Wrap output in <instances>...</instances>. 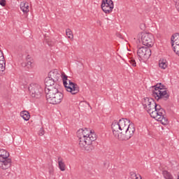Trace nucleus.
Masks as SVG:
<instances>
[{
    "label": "nucleus",
    "instance_id": "nucleus-1",
    "mask_svg": "<svg viewBox=\"0 0 179 179\" xmlns=\"http://www.w3.org/2000/svg\"><path fill=\"white\" fill-rule=\"evenodd\" d=\"M142 104L152 118L157 120L162 125H167L169 124V120L166 117V110L159 104L156 103L153 99L149 97L144 98Z\"/></svg>",
    "mask_w": 179,
    "mask_h": 179
},
{
    "label": "nucleus",
    "instance_id": "nucleus-2",
    "mask_svg": "<svg viewBox=\"0 0 179 179\" xmlns=\"http://www.w3.org/2000/svg\"><path fill=\"white\" fill-rule=\"evenodd\" d=\"M77 136L78 138V145L80 148H85L86 145H90L97 139L94 131L88 128L78 130Z\"/></svg>",
    "mask_w": 179,
    "mask_h": 179
},
{
    "label": "nucleus",
    "instance_id": "nucleus-3",
    "mask_svg": "<svg viewBox=\"0 0 179 179\" xmlns=\"http://www.w3.org/2000/svg\"><path fill=\"white\" fill-rule=\"evenodd\" d=\"M131 126L129 124V120L127 119H120L119 122L114 121L112 123L111 128L113 130V134L115 138L120 136L129 127Z\"/></svg>",
    "mask_w": 179,
    "mask_h": 179
},
{
    "label": "nucleus",
    "instance_id": "nucleus-4",
    "mask_svg": "<svg viewBox=\"0 0 179 179\" xmlns=\"http://www.w3.org/2000/svg\"><path fill=\"white\" fill-rule=\"evenodd\" d=\"M63 85L67 92L71 93V94H78L79 93V85L68 80V76L64 75L62 78Z\"/></svg>",
    "mask_w": 179,
    "mask_h": 179
},
{
    "label": "nucleus",
    "instance_id": "nucleus-5",
    "mask_svg": "<svg viewBox=\"0 0 179 179\" xmlns=\"http://www.w3.org/2000/svg\"><path fill=\"white\" fill-rule=\"evenodd\" d=\"M29 91L31 97H34V99H40L43 95L44 89H43V87H41L40 84L31 83L29 87Z\"/></svg>",
    "mask_w": 179,
    "mask_h": 179
},
{
    "label": "nucleus",
    "instance_id": "nucleus-6",
    "mask_svg": "<svg viewBox=\"0 0 179 179\" xmlns=\"http://www.w3.org/2000/svg\"><path fill=\"white\" fill-rule=\"evenodd\" d=\"M139 38H141L143 45L145 47H153L155 43V36L150 33L142 32L138 34Z\"/></svg>",
    "mask_w": 179,
    "mask_h": 179
},
{
    "label": "nucleus",
    "instance_id": "nucleus-7",
    "mask_svg": "<svg viewBox=\"0 0 179 179\" xmlns=\"http://www.w3.org/2000/svg\"><path fill=\"white\" fill-rule=\"evenodd\" d=\"M135 131L136 129L134 124H130V126H129L127 129L120 134L116 138L119 139V141H129V139H131V136H134Z\"/></svg>",
    "mask_w": 179,
    "mask_h": 179
},
{
    "label": "nucleus",
    "instance_id": "nucleus-8",
    "mask_svg": "<svg viewBox=\"0 0 179 179\" xmlns=\"http://www.w3.org/2000/svg\"><path fill=\"white\" fill-rule=\"evenodd\" d=\"M152 97H155V99L157 100V101H162V100H164V101H167V100L170 99V94L169 93V91L167 90L152 92Z\"/></svg>",
    "mask_w": 179,
    "mask_h": 179
},
{
    "label": "nucleus",
    "instance_id": "nucleus-9",
    "mask_svg": "<svg viewBox=\"0 0 179 179\" xmlns=\"http://www.w3.org/2000/svg\"><path fill=\"white\" fill-rule=\"evenodd\" d=\"M137 55L140 59L146 61V59H149V58H150V55H152V50L149 48L143 46L138 48Z\"/></svg>",
    "mask_w": 179,
    "mask_h": 179
},
{
    "label": "nucleus",
    "instance_id": "nucleus-10",
    "mask_svg": "<svg viewBox=\"0 0 179 179\" xmlns=\"http://www.w3.org/2000/svg\"><path fill=\"white\" fill-rule=\"evenodd\" d=\"M60 87L61 86L59 85H55L53 87L45 88L46 100H48V99H50V97H52V96H55V94H57L58 92H59Z\"/></svg>",
    "mask_w": 179,
    "mask_h": 179
},
{
    "label": "nucleus",
    "instance_id": "nucleus-11",
    "mask_svg": "<svg viewBox=\"0 0 179 179\" xmlns=\"http://www.w3.org/2000/svg\"><path fill=\"white\" fill-rule=\"evenodd\" d=\"M101 9L105 13H111L114 9V3L113 0H103Z\"/></svg>",
    "mask_w": 179,
    "mask_h": 179
},
{
    "label": "nucleus",
    "instance_id": "nucleus-12",
    "mask_svg": "<svg viewBox=\"0 0 179 179\" xmlns=\"http://www.w3.org/2000/svg\"><path fill=\"white\" fill-rule=\"evenodd\" d=\"M62 100H64V94L59 91V92L47 99V101L50 104H59L62 102Z\"/></svg>",
    "mask_w": 179,
    "mask_h": 179
},
{
    "label": "nucleus",
    "instance_id": "nucleus-13",
    "mask_svg": "<svg viewBox=\"0 0 179 179\" xmlns=\"http://www.w3.org/2000/svg\"><path fill=\"white\" fill-rule=\"evenodd\" d=\"M12 166V159L10 158L0 159V169L2 170H8Z\"/></svg>",
    "mask_w": 179,
    "mask_h": 179
},
{
    "label": "nucleus",
    "instance_id": "nucleus-14",
    "mask_svg": "<svg viewBox=\"0 0 179 179\" xmlns=\"http://www.w3.org/2000/svg\"><path fill=\"white\" fill-rule=\"evenodd\" d=\"M48 77L53 79L55 82H57L58 83V81L59 79H61V74L59 73L57 69H54L49 72Z\"/></svg>",
    "mask_w": 179,
    "mask_h": 179
},
{
    "label": "nucleus",
    "instance_id": "nucleus-15",
    "mask_svg": "<svg viewBox=\"0 0 179 179\" xmlns=\"http://www.w3.org/2000/svg\"><path fill=\"white\" fill-rule=\"evenodd\" d=\"M55 85H59L57 83V81L54 80L53 79L50 78V77H47L45 79V89H48L50 87H53Z\"/></svg>",
    "mask_w": 179,
    "mask_h": 179
},
{
    "label": "nucleus",
    "instance_id": "nucleus-16",
    "mask_svg": "<svg viewBox=\"0 0 179 179\" xmlns=\"http://www.w3.org/2000/svg\"><path fill=\"white\" fill-rule=\"evenodd\" d=\"M20 9L22 10L23 13H29L30 12V7L29 6V3L27 2H21Z\"/></svg>",
    "mask_w": 179,
    "mask_h": 179
},
{
    "label": "nucleus",
    "instance_id": "nucleus-17",
    "mask_svg": "<svg viewBox=\"0 0 179 179\" xmlns=\"http://www.w3.org/2000/svg\"><path fill=\"white\" fill-rule=\"evenodd\" d=\"M171 43L172 47H174V43L176 45H179V33H176L171 36Z\"/></svg>",
    "mask_w": 179,
    "mask_h": 179
},
{
    "label": "nucleus",
    "instance_id": "nucleus-18",
    "mask_svg": "<svg viewBox=\"0 0 179 179\" xmlns=\"http://www.w3.org/2000/svg\"><path fill=\"white\" fill-rule=\"evenodd\" d=\"M6 67V62L5 61V57L3 54L0 56V72H3L5 68Z\"/></svg>",
    "mask_w": 179,
    "mask_h": 179
},
{
    "label": "nucleus",
    "instance_id": "nucleus-19",
    "mask_svg": "<svg viewBox=\"0 0 179 179\" xmlns=\"http://www.w3.org/2000/svg\"><path fill=\"white\" fill-rule=\"evenodd\" d=\"M152 92H162L163 90H166V88H164V86L162 83L157 84L156 85H154L152 87Z\"/></svg>",
    "mask_w": 179,
    "mask_h": 179
},
{
    "label": "nucleus",
    "instance_id": "nucleus-20",
    "mask_svg": "<svg viewBox=\"0 0 179 179\" xmlns=\"http://www.w3.org/2000/svg\"><path fill=\"white\" fill-rule=\"evenodd\" d=\"M9 159V152L5 150H0V160Z\"/></svg>",
    "mask_w": 179,
    "mask_h": 179
},
{
    "label": "nucleus",
    "instance_id": "nucleus-21",
    "mask_svg": "<svg viewBox=\"0 0 179 179\" xmlns=\"http://www.w3.org/2000/svg\"><path fill=\"white\" fill-rule=\"evenodd\" d=\"M169 64L167 63L166 59H159V66L161 69H166L167 68Z\"/></svg>",
    "mask_w": 179,
    "mask_h": 179
},
{
    "label": "nucleus",
    "instance_id": "nucleus-22",
    "mask_svg": "<svg viewBox=\"0 0 179 179\" xmlns=\"http://www.w3.org/2000/svg\"><path fill=\"white\" fill-rule=\"evenodd\" d=\"M20 115L24 121H29V120H30V113H29V111H22Z\"/></svg>",
    "mask_w": 179,
    "mask_h": 179
},
{
    "label": "nucleus",
    "instance_id": "nucleus-23",
    "mask_svg": "<svg viewBox=\"0 0 179 179\" xmlns=\"http://www.w3.org/2000/svg\"><path fill=\"white\" fill-rule=\"evenodd\" d=\"M58 164H59V169H60L61 171H65V163L62 161V158L61 157H58Z\"/></svg>",
    "mask_w": 179,
    "mask_h": 179
},
{
    "label": "nucleus",
    "instance_id": "nucleus-24",
    "mask_svg": "<svg viewBox=\"0 0 179 179\" xmlns=\"http://www.w3.org/2000/svg\"><path fill=\"white\" fill-rule=\"evenodd\" d=\"M81 149H85L87 152H92V150H94V145L91 144H86L85 148H81Z\"/></svg>",
    "mask_w": 179,
    "mask_h": 179
},
{
    "label": "nucleus",
    "instance_id": "nucleus-25",
    "mask_svg": "<svg viewBox=\"0 0 179 179\" xmlns=\"http://www.w3.org/2000/svg\"><path fill=\"white\" fill-rule=\"evenodd\" d=\"M80 107H81V108H86V107H87V106H89L90 108H91L92 110V106H90V103H89V102L86 101H83L80 103L79 104Z\"/></svg>",
    "mask_w": 179,
    "mask_h": 179
},
{
    "label": "nucleus",
    "instance_id": "nucleus-26",
    "mask_svg": "<svg viewBox=\"0 0 179 179\" xmlns=\"http://www.w3.org/2000/svg\"><path fill=\"white\" fill-rule=\"evenodd\" d=\"M32 64L33 63L31 61L27 60V62L22 63V66H23L24 68L27 67L28 68V69H30V68L32 67Z\"/></svg>",
    "mask_w": 179,
    "mask_h": 179
},
{
    "label": "nucleus",
    "instance_id": "nucleus-27",
    "mask_svg": "<svg viewBox=\"0 0 179 179\" xmlns=\"http://www.w3.org/2000/svg\"><path fill=\"white\" fill-rule=\"evenodd\" d=\"M9 174H10V173H9L6 171H0V179L6 178V177H8V176H9Z\"/></svg>",
    "mask_w": 179,
    "mask_h": 179
},
{
    "label": "nucleus",
    "instance_id": "nucleus-28",
    "mask_svg": "<svg viewBox=\"0 0 179 179\" xmlns=\"http://www.w3.org/2000/svg\"><path fill=\"white\" fill-rule=\"evenodd\" d=\"M162 174L165 179H172L173 176L167 171H163Z\"/></svg>",
    "mask_w": 179,
    "mask_h": 179
},
{
    "label": "nucleus",
    "instance_id": "nucleus-29",
    "mask_svg": "<svg viewBox=\"0 0 179 179\" xmlns=\"http://www.w3.org/2000/svg\"><path fill=\"white\" fill-rule=\"evenodd\" d=\"M130 176H131V178L132 179H142V176H141V175L139 174L137 175L134 171L130 172Z\"/></svg>",
    "mask_w": 179,
    "mask_h": 179
},
{
    "label": "nucleus",
    "instance_id": "nucleus-30",
    "mask_svg": "<svg viewBox=\"0 0 179 179\" xmlns=\"http://www.w3.org/2000/svg\"><path fill=\"white\" fill-rule=\"evenodd\" d=\"M66 34L69 38H73V34H72L71 29H67L66 30Z\"/></svg>",
    "mask_w": 179,
    "mask_h": 179
},
{
    "label": "nucleus",
    "instance_id": "nucleus-31",
    "mask_svg": "<svg viewBox=\"0 0 179 179\" xmlns=\"http://www.w3.org/2000/svg\"><path fill=\"white\" fill-rule=\"evenodd\" d=\"M147 28H148V26L145 23L140 24L141 30H143L144 31V30H146Z\"/></svg>",
    "mask_w": 179,
    "mask_h": 179
},
{
    "label": "nucleus",
    "instance_id": "nucleus-32",
    "mask_svg": "<svg viewBox=\"0 0 179 179\" xmlns=\"http://www.w3.org/2000/svg\"><path fill=\"white\" fill-rule=\"evenodd\" d=\"M129 62L132 66H136V62L135 61V59H131L129 60Z\"/></svg>",
    "mask_w": 179,
    "mask_h": 179
},
{
    "label": "nucleus",
    "instance_id": "nucleus-33",
    "mask_svg": "<svg viewBox=\"0 0 179 179\" xmlns=\"http://www.w3.org/2000/svg\"><path fill=\"white\" fill-rule=\"evenodd\" d=\"M1 6H6V0H0Z\"/></svg>",
    "mask_w": 179,
    "mask_h": 179
},
{
    "label": "nucleus",
    "instance_id": "nucleus-34",
    "mask_svg": "<svg viewBox=\"0 0 179 179\" xmlns=\"http://www.w3.org/2000/svg\"><path fill=\"white\" fill-rule=\"evenodd\" d=\"M116 37H117L118 38H121L122 40H124V36L120 33H117Z\"/></svg>",
    "mask_w": 179,
    "mask_h": 179
},
{
    "label": "nucleus",
    "instance_id": "nucleus-35",
    "mask_svg": "<svg viewBox=\"0 0 179 179\" xmlns=\"http://www.w3.org/2000/svg\"><path fill=\"white\" fill-rule=\"evenodd\" d=\"M38 135H39L40 136H43V135H44V129H41L39 130Z\"/></svg>",
    "mask_w": 179,
    "mask_h": 179
},
{
    "label": "nucleus",
    "instance_id": "nucleus-36",
    "mask_svg": "<svg viewBox=\"0 0 179 179\" xmlns=\"http://www.w3.org/2000/svg\"><path fill=\"white\" fill-rule=\"evenodd\" d=\"M49 173H50V174H52V175L54 174V170L50 169Z\"/></svg>",
    "mask_w": 179,
    "mask_h": 179
},
{
    "label": "nucleus",
    "instance_id": "nucleus-37",
    "mask_svg": "<svg viewBox=\"0 0 179 179\" xmlns=\"http://www.w3.org/2000/svg\"><path fill=\"white\" fill-rule=\"evenodd\" d=\"M2 55H3V52H2L1 50H0V57H2Z\"/></svg>",
    "mask_w": 179,
    "mask_h": 179
},
{
    "label": "nucleus",
    "instance_id": "nucleus-38",
    "mask_svg": "<svg viewBox=\"0 0 179 179\" xmlns=\"http://www.w3.org/2000/svg\"><path fill=\"white\" fill-rule=\"evenodd\" d=\"M173 179V178H172Z\"/></svg>",
    "mask_w": 179,
    "mask_h": 179
}]
</instances>
